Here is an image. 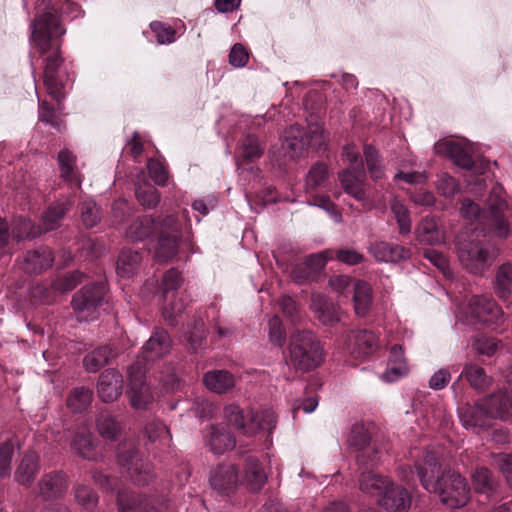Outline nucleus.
Wrapping results in <instances>:
<instances>
[{"mask_svg":"<svg viewBox=\"0 0 512 512\" xmlns=\"http://www.w3.org/2000/svg\"><path fill=\"white\" fill-rule=\"evenodd\" d=\"M324 352L321 342L310 330L292 334L289 343V362L298 371L307 372L318 367Z\"/></svg>","mask_w":512,"mask_h":512,"instance_id":"nucleus-5","label":"nucleus"},{"mask_svg":"<svg viewBox=\"0 0 512 512\" xmlns=\"http://www.w3.org/2000/svg\"><path fill=\"white\" fill-rule=\"evenodd\" d=\"M407 371L403 349L400 345H394L390 350L387 370L381 375L382 380L393 382Z\"/></svg>","mask_w":512,"mask_h":512,"instance_id":"nucleus-41","label":"nucleus"},{"mask_svg":"<svg viewBox=\"0 0 512 512\" xmlns=\"http://www.w3.org/2000/svg\"><path fill=\"white\" fill-rule=\"evenodd\" d=\"M410 457L414 466L405 464L399 474L403 481L412 483L418 478L423 488L436 493L443 505L450 509L465 506L470 499V488L465 478L458 472L447 470L440 475V463L437 455L430 450L412 449Z\"/></svg>","mask_w":512,"mask_h":512,"instance_id":"nucleus-1","label":"nucleus"},{"mask_svg":"<svg viewBox=\"0 0 512 512\" xmlns=\"http://www.w3.org/2000/svg\"><path fill=\"white\" fill-rule=\"evenodd\" d=\"M507 208L504 189L496 184L490 191L487 211L481 210L479 205L470 199H464L461 203L460 215L465 219L487 225L496 237L505 239L510 234L509 221L504 215Z\"/></svg>","mask_w":512,"mask_h":512,"instance_id":"nucleus-3","label":"nucleus"},{"mask_svg":"<svg viewBox=\"0 0 512 512\" xmlns=\"http://www.w3.org/2000/svg\"><path fill=\"white\" fill-rule=\"evenodd\" d=\"M57 160L61 178L70 185L80 187L81 179L76 167V156L71 151L64 148L59 151Z\"/></svg>","mask_w":512,"mask_h":512,"instance_id":"nucleus-37","label":"nucleus"},{"mask_svg":"<svg viewBox=\"0 0 512 512\" xmlns=\"http://www.w3.org/2000/svg\"><path fill=\"white\" fill-rule=\"evenodd\" d=\"M155 228V221L152 217H137L126 229V237L134 242L143 241L152 235Z\"/></svg>","mask_w":512,"mask_h":512,"instance_id":"nucleus-42","label":"nucleus"},{"mask_svg":"<svg viewBox=\"0 0 512 512\" xmlns=\"http://www.w3.org/2000/svg\"><path fill=\"white\" fill-rule=\"evenodd\" d=\"M181 240V227L176 216H166L160 225V236L155 249V258L159 262L174 259Z\"/></svg>","mask_w":512,"mask_h":512,"instance_id":"nucleus-13","label":"nucleus"},{"mask_svg":"<svg viewBox=\"0 0 512 512\" xmlns=\"http://www.w3.org/2000/svg\"><path fill=\"white\" fill-rule=\"evenodd\" d=\"M123 377L115 369H107L101 373L97 383L99 398L105 403L116 401L122 394Z\"/></svg>","mask_w":512,"mask_h":512,"instance_id":"nucleus-21","label":"nucleus"},{"mask_svg":"<svg viewBox=\"0 0 512 512\" xmlns=\"http://www.w3.org/2000/svg\"><path fill=\"white\" fill-rule=\"evenodd\" d=\"M117 458L119 465L126 469L128 477L135 485L146 486L156 478L153 464L139 455L135 442H122L117 449Z\"/></svg>","mask_w":512,"mask_h":512,"instance_id":"nucleus-8","label":"nucleus"},{"mask_svg":"<svg viewBox=\"0 0 512 512\" xmlns=\"http://www.w3.org/2000/svg\"><path fill=\"white\" fill-rule=\"evenodd\" d=\"M456 319L467 324L498 325L503 321V312L488 296H473L464 307H459Z\"/></svg>","mask_w":512,"mask_h":512,"instance_id":"nucleus-10","label":"nucleus"},{"mask_svg":"<svg viewBox=\"0 0 512 512\" xmlns=\"http://www.w3.org/2000/svg\"><path fill=\"white\" fill-rule=\"evenodd\" d=\"M42 234L41 227H36L26 217H18L12 223V236L16 242L31 240Z\"/></svg>","mask_w":512,"mask_h":512,"instance_id":"nucleus-46","label":"nucleus"},{"mask_svg":"<svg viewBox=\"0 0 512 512\" xmlns=\"http://www.w3.org/2000/svg\"><path fill=\"white\" fill-rule=\"evenodd\" d=\"M495 292L498 298L506 301L512 292V264H502L495 276Z\"/></svg>","mask_w":512,"mask_h":512,"instance_id":"nucleus-44","label":"nucleus"},{"mask_svg":"<svg viewBox=\"0 0 512 512\" xmlns=\"http://www.w3.org/2000/svg\"><path fill=\"white\" fill-rule=\"evenodd\" d=\"M205 387L217 394L230 392L235 384V376L227 370H210L203 376Z\"/></svg>","mask_w":512,"mask_h":512,"instance_id":"nucleus-32","label":"nucleus"},{"mask_svg":"<svg viewBox=\"0 0 512 512\" xmlns=\"http://www.w3.org/2000/svg\"><path fill=\"white\" fill-rule=\"evenodd\" d=\"M96 427L99 434L109 440H114L120 434L121 427L114 416L107 410L99 412L96 419Z\"/></svg>","mask_w":512,"mask_h":512,"instance_id":"nucleus-47","label":"nucleus"},{"mask_svg":"<svg viewBox=\"0 0 512 512\" xmlns=\"http://www.w3.org/2000/svg\"><path fill=\"white\" fill-rule=\"evenodd\" d=\"M366 173L363 164L355 167H348L339 174V181L345 193L358 201L366 199L365 193Z\"/></svg>","mask_w":512,"mask_h":512,"instance_id":"nucleus-20","label":"nucleus"},{"mask_svg":"<svg viewBox=\"0 0 512 512\" xmlns=\"http://www.w3.org/2000/svg\"><path fill=\"white\" fill-rule=\"evenodd\" d=\"M475 490L486 495L491 494L496 489V482L490 471L485 467H478L472 474Z\"/></svg>","mask_w":512,"mask_h":512,"instance_id":"nucleus-54","label":"nucleus"},{"mask_svg":"<svg viewBox=\"0 0 512 512\" xmlns=\"http://www.w3.org/2000/svg\"><path fill=\"white\" fill-rule=\"evenodd\" d=\"M74 498L77 504L86 512H93L98 504L97 494L84 484L74 486Z\"/></svg>","mask_w":512,"mask_h":512,"instance_id":"nucleus-51","label":"nucleus"},{"mask_svg":"<svg viewBox=\"0 0 512 512\" xmlns=\"http://www.w3.org/2000/svg\"><path fill=\"white\" fill-rule=\"evenodd\" d=\"M318 321L325 327H333L342 321L343 312L329 297L322 293H313L309 305Z\"/></svg>","mask_w":512,"mask_h":512,"instance_id":"nucleus-19","label":"nucleus"},{"mask_svg":"<svg viewBox=\"0 0 512 512\" xmlns=\"http://www.w3.org/2000/svg\"><path fill=\"white\" fill-rule=\"evenodd\" d=\"M347 443L356 453L357 464L365 470L376 467L388 451V444L378 438H373L363 423H355L351 426Z\"/></svg>","mask_w":512,"mask_h":512,"instance_id":"nucleus-4","label":"nucleus"},{"mask_svg":"<svg viewBox=\"0 0 512 512\" xmlns=\"http://www.w3.org/2000/svg\"><path fill=\"white\" fill-rule=\"evenodd\" d=\"M241 152L244 159L253 160L261 156L263 149L254 136L246 135L241 142Z\"/></svg>","mask_w":512,"mask_h":512,"instance_id":"nucleus-64","label":"nucleus"},{"mask_svg":"<svg viewBox=\"0 0 512 512\" xmlns=\"http://www.w3.org/2000/svg\"><path fill=\"white\" fill-rule=\"evenodd\" d=\"M210 487L221 496H230L239 485V469L232 464H221L209 473Z\"/></svg>","mask_w":512,"mask_h":512,"instance_id":"nucleus-16","label":"nucleus"},{"mask_svg":"<svg viewBox=\"0 0 512 512\" xmlns=\"http://www.w3.org/2000/svg\"><path fill=\"white\" fill-rule=\"evenodd\" d=\"M81 220L85 227L92 228L96 226L100 219L101 213L97 204L92 199H86L81 202Z\"/></svg>","mask_w":512,"mask_h":512,"instance_id":"nucleus-56","label":"nucleus"},{"mask_svg":"<svg viewBox=\"0 0 512 512\" xmlns=\"http://www.w3.org/2000/svg\"><path fill=\"white\" fill-rule=\"evenodd\" d=\"M324 143L323 128L317 122H308V131L294 124L286 131L282 142V150L284 154L291 159L298 158L303 155L308 146L321 147Z\"/></svg>","mask_w":512,"mask_h":512,"instance_id":"nucleus-9","label":"nucleus"},{"mask_svg":"<svg viewBox=\"0 0 512 512\" xmlns=\"http://www.w3.org/2000/svg\"><path fill=\"white\" fill-rule=\"evenodd\" d=\"M367 252L378 263L396 264L411 257L409 248L385 240L371 241L367 246Z\"/></svg>","mask_w":512,"mask_h":512,"instance_id":"nucleus-17","label":"nucleus"},{"mask_svg":"<svg viewBox=\"0 0 512 512\" xmlns=\"http://www.w3.org/2000/svg\"><path fill=\"white\" fill-rule=\"evenodd\" d=\"M309 206L318 207L326 211L331 219L336 222H342V215L336 210L335 204L331 201L327 195H315L312 200L307 201Z\"/></svg>","mask_w":512,"mask_h":512,"instance_id":"nucleus-59","label":"nucleus"},{"mask_svg":"<svg viewBox=\"0 0 512 512\" xmlns=\"http://www.w3.org/2000/svg\"><path fill=\"white\" fill-rule=\"evenodd\" d=\"M185 337L193 350H197L201 345L202 341L206 337L205 324L202 319H196L193 322V327L185 333Z\"/></svg>","mask_w":512,"mask_h":512,"instance_id":"nucleus-61","label":"nucleus"},{"mask_svg":"<svg viewBox=\"0 0 512 512\" xmlns=\"http://www.w3.org/2000/svg\"><path fill=\"white\" fill-rule=\"evenodd\" d=\"M459 377L465 378L470 386L476 390H484L491 384V378L482 367L476 364H466Z\"/></svg>","mask_w":512,"mask_h":512,"instance_id":"nucleus-45","label":"nucleus"},{"mask_svg":"<svg viewBox=\"0 0 512 512\" xmlns=\"http://www.w3.org/2000/svg\"><path fill=\"white\" fill-rule=\"evenodd\" d=\"M40 459L36 452L34 451H28L26 452L17 468L14 474L15 481L19 483L20 485H23L25 487H30L32 482L34 481V478L36 474L40 470Z\"/></svg>","mask_w":512,"mask_h":512,"instance_id":"nucleus-29","label":"nucleus"},{"mask_svg":"<svg viewBox=\"0 0 512 512\" xmlns=\"http://www.w3.org/2000/svg\"><path fill=\"white\" fill-rule=\"evenodd\" d=\"M67 488V478L60 471L44 474L38 482L39 495L45 500L59 498Z\"/></svg>","mask_w":512,"mask_h":512,"instance_id":"nucleus-25","label":"nucleus"},{"mask_svg":"<svg viewBox=\"0 0 512 512\" xmlns=\"http://www.w3.org/2000/svg\"><path fill=\"white\" fill-rule=\"evenodd\" d=\"M457 413L462 426L466 430L481 434L490 428L488 422L490 417L486 414V409L481 400L477 401L474 405L466 403L460 406L457 409Z\"/></svg>","mask_w":512,"mask_h":512,"instance_id":"nucleus-18","label":"nucleus"},{"mask_svg":"<svg viewBox=\"0 0 512 512\" xmlns=\"http://www.w3.org/2000/svg\"><path fill=\"white\" fill-rule=\"evenodd\" d=\"M144 434L149 443L158 446H169L171 441L169 429L159 419L149 420L144 427Z\"/></svg>","mask_w":512,"mask_h":512,"instance_id":"nucleus-43","label":"nucleus"},{"mask_svg":"<svg viewBox=\"0 0 512 512\" xmlns=\"http://www.w3.org/2000/svg\"><path fill=\"white\" fill-rule=\"evenodd\" d=\"M416 240L424 245H438L445 241V233L434 217L426 216L415 229Z\"/></svg>","mask_w":512,"mask_h":512,"instance_id":"nucleus-27","label":"nucleus"},{"mask_svg":"<svg viewBox=\"0 0 512 512\" xmlns=\"http://www.w3.org/2000/svg\"><path fill=\"white\" fill-rule=\"evenodd\" d=\"M343 345L355 359H366L382 348L378 333L368 328H355L343 335Z\"/></svg>","mask_w":512,"mask_h":512,"instance_id":"nucleus-11","label":"nucleus"},{"mask_svg":"<svg viewBox=\"0 0 512 512\" xmlns=\"http://www.w3.org/2000/svg\"><path fill=\"white\" fill-rule=\"evenodd\" d=\"M171 346L172 341L168 332L163 328L156 327L144 343L137 361H140L141 367L146 370V365L149 362H154L165 356L170 351Z\"/></svg>","mask_w":512,"mask_h":512,"instance_id":"nucleus-15","label":"nucleus"},{"mask_svg":"<svg viewBox=\"0 0 512 512\" xmlns=\"http://www.w3.org/2000/svg\"><path fill=\"white\" fill-rule=\"evenodd\" d=\"M14 455V445L4 442L0 445V478L11 475V463Z\"/></svg>","mask_w":512,"mask_h":512,"instance_id":"nucleus-63","label":"nucleus"},{"mask_svg":"<svg viewBox=\"0 0 512 512\" xmlns=\"http://www.w3.org/2000/svg\"><path fill=\"white\" fill-rule=\"evenodd\" d=\"M363 155L370 177L373 180L382 179L384 177L385 170L378 150H376L372 145L366 144L363 147Z\"/></svg>","mask_w":512,"mask_h":512,"instance_id":"nucleus-48","label":"nucleus"},{"mask_svg":"<svg viewBox=\"0 0 512 512\" xmlns=\"http://www.w3.org/2000/svg\"><path fill=\"white\" fill-rule=\"evenodd\" d=\"M118 512H159L153 506L149 507L146 497L129 490L117 491Z\"/></svg>","mask_w":512,"mask_h":512,"instance_id":"nucleus-30","label":"nucleus"},{"mask_svg":"<svg viewBox=\"0 0 512 512\" xmlns=\"http://www.w3.org/2000/svg\"><path fill=\"white\" fill-rule=\"evenodd\" d=\"M81 277L82 274L79 271L55 277L50 284V290H47L46 295L43 296V300L50 302L53 295L64 294L73 290L81 282Z\"/></svg>","mask_w":512,"mask_h":512,"instance_id":"nucleus-39","label":"nucleus"},{"mask_svg":"<svg viewBox=\"0 0 512 512\" xmlns=\"http://www.w3.org/2000/svg\"><path fill=\"white\" fill-rule=\"evenodd\" d=\"M353 294L354 311L356 315L364 317L369 312L373 303V290L370 284L363 280H357L351 290Z\"/></svg>","mask_w":512,"mask_h":512,"instance_id":"nucleus-35","label":"nucleus"},{"mask_svg":"<svg viewBox=\"0 0 512 512\" xmlns=\"http://www.w3.org/2000/svg\"><path fill=\"white\" fill-rule=\"evenodd\" d=\"M205 442L215 455H223L236 445L235 438L225 425L210 426Z\"/></svg>","mask_w":512,"mask_h":512,"instance_id":"nucleus-24","label":"nucleus"},{"mask_svg":"<svg viewBox=\"0 0 512 512\" xmlns=\"http://www.w3.org/2000/svg\"><path fill=\"white\" fill-rule=\"evenodd\" d=\"M129 397L130 403L135 409H146L153 401L150 387L145 381V369L141 367L140 361H136L128 370Z\"/></svg>","mask_w":512,"mask_h":512,"instance_id":"nucleus-14","label":"nucleus"},{"mask_svg":"<svg viewBox=\"0 0 512 512\" xmlns=\"http://www.w3.org/2000/svg\"><path fill=\"white\" fill-rule=\"evenodd\" d=\"M116 356L117 352L110 346H100L84 357L83 366L87 372L95 373Z\"/></svg>","mask_w":512,"mask_h":512,"instance_id":"nucleus-40","label":"nucleus"},{"mask_svg":"<svg viewBox=\"0 0 512 512\" xmlns=\"http://www.w3.org/2000/svg\"><path fill=\"white\" fill-rule=\"evenodd\" d=\"M105 294L103 283H92L79 290L72 298V307L79 321H92L98 316V307Z\"/></svg>","mask_w":512,"mask_h":512,"instance_id":"nucleus-12","label":"nucleus"},{"mask_svg":"<svg viewBox=\"0 0 512 512\" xmlns=\"http://www.w3.org/2000/svg\"><path fill=\"white\" fill-rule=\"evenodd\" d=\"M53 255L48 247L28 251L24 257L23 270L28 274H39L53 263Z\"/></svg>","mask_w":512,"mask_h":512,"instance_id":"nucleus-31","label":"nucleus"},{"mask_svg":"<svg viewBox=\"0 0 512 512\" xmlns=\"http://www.w3.org/2000/svg\"><path fill=\"white\" fill-rule=\"evenodd\" d=\"M71 448L82 458H94L92 434L86 429L77 431L71 442Z\"/></svg>","mask_w":512,"mask_h":512,"instance_id":"nucleus-49","label":"nucleus"},{"mask_svg":"<svg viewBox=\"0 0 512 512\" xmlns=\"http://www.w3.org/2000/svg\"><path fill=\"white\" fill-rule=\"evenodd\" d=\"M390 209L397 221L399 233L401 235L409 234L411 232L412 222L407 207L399 199L393 198L390 202Z\"/></svg>","mask_w":512,"mask_h":512,"instance_id":"nucleus-52","label":"nucleus"},{"mask_svg":"<svg viewBox=\"0 0 512 512\" xmlns=\"http://www.w3.org/2000/svg\"><path fill=\"white\" fill-rule=\"evenodd\" d=\"M378 504L389 512H407L411 505L408 491L392 481L379 498Z\"/></svg>","mask_w":512,"mask_h":512,"instance_id":"nucleus-23","label":"nucleus"},{"mask_svg":"<svg viewBox=\"0 0 512 512\" xmlns=\"http://www.w3.org/2000/svg\"><path fill=\"white\" fill-rule=\"evenodd\" d=\"M92 396L93 393L89 388L77 387L71 391L67 405L74 412L80 413L91 404Z\"/></svg>","mask_w":512,"mask_h":512,"instance_id":"nucleus-53","label":"nucleus"},{"mask_svg":"<svg viewBox=\"0 0 512 512\" xmlns=\"http://www.w3.org/2000/svg\"><path fill=\"white\" fill-rule=\"evenodd\" d=\"M224 416L239 433L246 436H254L258 432L271 434L276 426V416L271 409L245 411L236 404H229L224 408Z\"/></svg>","mask_w":512,"mask_h":512,"instance_id":"nucleus-7","label":"nucleus"},{"mask_svg":"<svg viewBox=\"0 0 512 512\" xmlns=\"http://www.w3.org/2000/svg\"><path fill=\"white\" fill-rule=\"evenodd\" d=\"M486 409V414L490 418H499L505 420L512 411V390L499 391L488 397L481 399Z\"/></svg>","mask_w":512,"mask_h":512,"instance_id":"nucleus-26","label":"nucleus"},{"mask_svg":"<svg viewBox=\"0 0 512 512\" xmlns=\"http://www.w3.org/2000/svg\"><path fill=\"white\" fill-rule=\"evenodd\" d=\"M182 283L180 272L176 268L169 269L162 278L161 292L165 300L169 292L176 291Z\"/></svg>","mask_w":512,"mask_h":512,"instance_id":"nucleus-62","label":"nucleus"},{"mask_svg":"<svg viewBox=\"0 0 512 512\" xmlns=\"http://www.w3.org/2000/svg\"><path fill=\"white\" fill-rule=\"evenodd\" d=\"M71 206L72 200L70 198H63L51 204L42 216V225L40 226L42 233L57 229Z\"/></svg>","mask_w":512,"mask_h":512,"instance_id":"nucleus-33","label":"nucleus"},{"mask_svg":"<svg viewBox=\"0 0 512 512\" xmlns=\"http://www.w3.org/2000/svg\"><path fill=\"white\" fill-rule=\"evenodd\" d=\"M150 29L159 45H168L176 40V30L168 24L154 21L150 23Z\"/></svg>","mask_w":512,"mask_h":512,"instance_id":"nucleus-57","label":"nucleus"},{"mask_svg":"<svg viewBox=\"0 0 512 512\" xmlns=\"http://www.w3.org/2000/svg\"><path fill=\"white\" fill-rule=\"evenodd\" d=\"M267 481V474L260 463V461L249 456L245 460L244 468V483L252 492H257L262 489Z\"/></svg>","mask_w":512,"mask_h":512,"instance_id":"nucleus-34","label":"nucleus"},{"mask_svg":"<svg viewBox=\"0 0 512 512\" xmlns=\"http://www.w3.org/2000/svg\"><path fill=\"white\" fill-rule=\"evenodd\" d=\"M23 2L26 6V0ZM80 12V6L69 0H35V16L48 13L59 18L62 14H72L73 17H77Z\"/></svg>","mask_w":512,"mask_h":512,"instance_id":"nucleus-28","label":"nucleus"},{"mask_svg":"<svg viewBox=\"0 0 512 512\" xmlns=\"http://www.w3.org/2000/svg\"><path fill=\"white\" fill-rule=\"evenodd\" d=\"M135 195L139 203L146 208H155L160 202V194L157 189L147 181L136 182Z\"/></svg>","mask_w":512,"mask_h":512,"instance_id":"nucleus-50","label":"nucleus"},{"mask_svg":"<svg viewBox=\"0 0 512 512\" xmlns=\"http://www.w3.org/2000/svg\"><path fill=\"white\" fill-rule=\"evenodd\" d=\"M278 307L291 324L301 322L302 316L296 302L289 296H282L278 300Z\"/></svg>","mask_w":512,"mask_h":512,"instance_id":"nucleus-60","label":"nucleus"},{"mask_svg":"<svg viewBox=\"0 0 512 512\" xmlns=\"http://www.w3.org/2000/svg\"><path fill=\"white\" fill-rule=\"evenodd\" d=\"M142 254L131 249H123L117 259L116 272L121 278H131L140 268Z\"/></svg>","mask_w":512,"mask_h":512,"instance_id":"nucleus-38","label":"nucleus"},{"mask_svg":"<svg viewBox=\"0 0 512 512\" xmlns=\"http://www.w3.org/2000/svg\"><path fill=\"white\" fill-rule=\"evenodd\" d=\"M328 178V169L326 165L317 163L311 167L306 177V192L312 193L322 187Z\"/></svg>","mask_w":512,"mask_h":512,"instance_id":"nucleus-55","label":"nucleus"},{"mask_svg":"<svg viewBox=\"0 0 512 512\" xmlns=\"http://www.w3.org/2000/svg\"><path fill=\"white\" fill-rule=\"evenodd\" d=\"M437 192L445 197L452 198L460 190L459 182L448 173H441L436 182Z\"/></svg>","mask_w":512,"mask_h":512,"instance_id":"nucleus-58","label":"nucleus"},{"mask_svg":"<svg viewBox=\"0 0 512 512\" xmlns=\"http://www.w3.org/2000/svg\"><path fill=\"white\" fill-rule=\"evenodd\" d=\"M29 28L31 48L38 51L40 55L46 56L44 60L45 87L53 99L60 101L64 98L63 81L65 77L60 49L66 28L61 18L48 13L35 16Z\"/></svg>","mask_w":512,"mask_h":512,"instance_id":"nucleus-2","label":"nucleus"},{"mask_svg":"<svg viewBox=\"0 0 512 512\" xmlns=\"http://www.w3.org/2000/svg\"><path fill=\"white\" fill-rule=\"evenodd\" d=\"M434 152L447 155L457 166L464 169L473 167V158L466 146L452 140H440L434 144Z\"/></svg>","mask_w":512,"mask_h":512,"instance_id":"nucleus-22","label":"nucleus"},{"mask_svg":"<svg viewBox=\"0 0 512 512\" xmlns=\"http://www.w3.org/2000/svg\"><path fill=\"white\" fill-rule=\"evenodd\" d=\"M456 245L461 265L472 274H483L496 259V249L486 246L474 233L460 234Z\"/></svg>","mask_w":512,"mask_h":512,"instance_id":"nucleus-6","label":"nucleus"},{"mask_svg":"<svg viewBox=\"0 0 512 512\" xmlns=\"http://www.w3.org/2000/svg\"><path fill=\"white\" fill-rule=\"evenodd\" d=\"M390 483L391 480L387 477L368 471L362 472L359 479V488L363 493L376 498L379 502V498L385 493Z\"/></svg>","mask_w":512,"mask_h":512,"instance_id":"nucleus-36","label":"nucleus"}]
</instances>
